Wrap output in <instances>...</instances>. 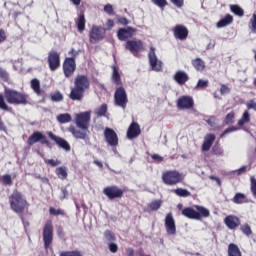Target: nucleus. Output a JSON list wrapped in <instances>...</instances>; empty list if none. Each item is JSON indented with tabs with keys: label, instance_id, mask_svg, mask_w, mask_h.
I'll use <instances>...</instances> for the list:
<instances>
[{
	"label": "nucleus",
	"instance_id": "f257e3e1",
	"mask_svg": "<svg viewBox=\"0 0 256 256\" xmlns=\"http://www.w3.org/2000/svg\"><path fill=\"white\" fill-rule=\"evenodd\" d=\"M75 123L78 127L70 126L68 128L69 133L75 139H81L82 141H89V127L91 126V111L80 112L75 116Z\"/></svg>",
	"mask_w": 256,
	"mask_h": 256
},
{
	"label": "nucleus",
	"instance_id": "9b49d317",
	"mask_svg": "<svg viewBox=\"0 0 256 256\" xmlns=\"http://www.w3.org/2000/svg\"><path fill=\"white\" fill-rule=\"evenodd\" d=\"M62 69L66 79H70L72 75H75V71H77V62L75 58H65L62 64Z\"/></svg>",
	"mask_w": 256,
	"mask_h": 256
},
{
	"label": "nucleus",
	"instance_id": "37998d69",
	"mask_svg": "<svg viewBox=\"0 0 256 256\" xmlns=\"http://www.w3.org/2000/svg\"><path fill=\"white\" fill-rule=\"evenodd\" d=\"M51 101L54 103H59V101H63V94L59 91H56L50 95Z\"/></svg>",
	"mask_w": 256,
	"mask_h": 256
},
{
	"label": "nucleus",
	"instance_id": "f8f14e48",
	"mask_svg": "<svg viewBox=\"0 0 256 256\" xmlns=\"http://www.w3.org/2000/svg\"><path fill=\"white\" fill-rule=\"evenodd\" d=\"M106 30L103 26H92L89 32L90 43H99L105 39Z\"/></svg>",
	"mask_w": 256,
	"mask_h": 256
},
{
	"label": "nucleus",
	"instance_id": "412c9836",
	"mask_svg": "<svg viewBox=\"0 0 256 256\" xmlns=\"http://www.w3.org/2000/svg\"><path fill=\"white\" fill-rule=\"evenodd\" d=\"M137 33V29L133 27L120 28L117 32V37L119 41H127V39H131Z\"/></svg>",
	"mask_w": 256,
	"mask_h": 256
},
{
	"label": "nucleus",
	"instance_id": "393cba45",
	"mask_svg": "<svg viewBox=\"0 0 256 256\" xmlns=\"http://www.w3.org/2000/svg\"><path fill=\"white\" fill-rule=\"evenodd\" d=\"M215 134H207L204 138V142L202 144V151H209L211 147H213V143H215Z\"/></svg>",
	"mask_w": 256,
	"mask_h": 256
},
{
	"label": "nucleus",
	"instance_id": "9d476101",
	"mask_svg": "<svg viewBox=\"0 0 256 256\" xmlns=\"http://www.w3.org/2000/svg\"><path fill=\"white\" fill-rule=\"evenodd\" d=\"M124 193L125 191H123V189L119 188L117 185L107 186L103 189V195H105V197H107V199L110 201L121 199Z\"/></svg>",
	"mask_w": 256,
	"mask_h": 256
},
{
	"label": "nucleus",
	"instance_id": "473e14b6",
	"mask_svg": "<svg viewBox=\"0 0 256 256\" xmlns=\"http://www.w3.org/2000/svg\"><path fill=\"white\" fill-rule=\"evenodd\" d=\"M112 81L114 85H123V82H121V74H119V69L117 67L113 68Z\"/></svg>",
	"mask_w": 256,
	"mask_h": 256
},
{
	"label": "nucleus",
	"instance_id": "2eb2a0df",
	"mask_svg": "<svg viewBox=\"0 0 256 256\" xmlns=\"http://www.w3.org/2000/svg\"><path fill=\"white\" fill-rule=\"evenodd\" d=\"M148 59L152 71H161L163 69V62H161V60L157 58V54L155 53V47L153 46L150 47Z\"/></svg>",
	"mask_w": 256,
	"mask_h": 256
},
{
	"label": "nucleus",
	"instance_id": "f3484780",
	"mask_svg": "<svg viewBox=\"0 0 256 256\" xmlns=\"http://www.w3.org/2000/svg\"><path fill=\"white\" fill-rule=\"evenodd\" d=\"M126 49L132 53L135 57H137L138 53L141 51H145V46L143 45V41L141 40H128L126 42Z\"/></svg>",
	"mask_w": 256,
	"mask_h": 256
},
{
	"label": "nucleus",
	"instance_id": "5701e85b",
	"mask_svg": "<svg viewBox=\"0 0 256 256\" xmlns=\"http://www.w3.org/2000/svg\"><path fill=\"white\" fill-rule=\"evenodd\" d=\"M140 135H141V126H139V123L137 122H132L127 130L128 139H135Z\"/></svg>",
	"mask_w": 256,
	"mask_h": 256
},
{
	"label": "nucleus",
	"instance_id": "6ab92c4d",
	"mask_svg": "<svg viewBox=\"0 0 256 256\" xmlns=\"http://www.w3.org/2000/svg\"><path fill=\"white\" fill-rule=\"evenodd\" d=\"M164 225L166 233L168 235H177V225L175 224V218L173 217V213L169 212L166 215Z\"/></svg>",
	"mask_w": 256,
	"mask_h": 256
},
{
	"label": "nucleus",
	"instance_id": "ea45409f",
	"mask_svg": "<svg viewBox=\"0 0 256 256\" xmlns=\"http://www.w3.org/2000/svg\"><path fill=\"white\" fill-rule=\"evenodd\" d=\"M240 231L245 235L246 237H251L253 235V230L251 229V226L249 224H243L240 226Z\"/></svg>",
	"mask_w": 256,
	"mask_h": 256
},
{
	"label": "nucleus",
	"instance_id": "0eeeda50",
	"mask_svg": "<svg viewBox=\"0 0 256 256\" xmlns=\"http://www.w3.org/2000/svg\"><path fill=\"white\" fill-rule=\"evenodd\" d=\"M53 235V222H51V220H47L42 230V239L45 251H48L53 245Z\"/></svg>",
	"mask_w": 256,
	"mask_h": 256
},
{
	"label": "nucleus",
	"instance_id": "58836bf2",
	"mask_svg": "<svg viewBox=\"0 0 256 256\" xmlns=\"http://www.w3.org/2000/svg\"><path fill=\"white\" fill-rule=\"evenodd\" d=\"M55 173H56L57 177L59 179H62V180L66 179L67 175H68L67 174V168L65 166H61V167L56 168Z\"/></svg>",
	"mask_w": 256,
	"mask_h": 256
},
{
	"label": "nucleus",
	"instance_id": "13d9d810",
	"mask_svg": "<svg viewBox=\"0 0 256 256\" xmlns=\"http://www.w3.org/2000/svg\"><path fill=\"white\" fill-rule=\"evenodd\" d=\"M220 93L221 95H227V93H231V88L225 84H222L220 88Z\"/></svg>",
	"mask_w": 256,
	"mask_h": 256
},
{
	"label": "nucleus",
	"instance_id": "4d7b16f0",
	"mask_svg": "<svg viewBox=\"0 0 256 256\" xmlns=\"http://www.w3.org/2000/svg\"><path fill=\"white\" fill-rule=\"evenodd\" d=\"M152 3H154V5H157V7L163 9V7H166L167 5V0H152Z\"/></svg>",
	"mask_w": 256,
	"mask_h": 256
},
{
	"label": "nucleus",
	"instance_id": "4c0bfd02",
	"mask_svg": "<svg viewBox=\"0 0 256 256\" xmlns=\"http://www.w3.org/2000/svg\"><path fill=\"white\" fill-rule=\"evenodd\" d=\"M56 119H57L58 123H61V124L71 123V114H69V113L59 114L56 117Z\"/></svg>",
	"mask_w": 256,
	"mask_h": 256
},
{
	"label": "nucleus",
	"instance_id": "c85d7f7f",
	"mask_svg": "<svg viewBox=\"0 0 256 256\" xmlns=\"http://www.w3.org/2000/svg\"><path fill=\"white\" fill-rule=\"evenodd\" d=\"M231 23H233V17L231 16V14H226L224 18L217 22V27L218 29H221L223 27L231 25Z\"/></svg>",
	"mask_w": 256,
	"mask_h": 256
},
{
	"label": "nucleus",
	"instance_id": "e433bc0d",
	"mask_svg": "<svg viewBox=\"0 0 256 256\" xmlns=\"http://www.w3.org/2000/svg\"><path fill=\"white\" fill-rule=\"evenodd\" d=\"M230 10L234 15H237V17H243V15H245V10L239 5H230Z\"/></svg>",
	"mask_w": 256,
	"mask_h": 256
},
{
	"label": "nucleus",
	"instance_id": "4468645a",
	"mask_svg": "<svg viewBox=\"0 0 256 256\" xmlns=\"http://www.w3.org/2000/svg\"><path fill=\"white\" fill-rule=\"evenodd\" d=\"M176 105L178 109L183 111L193 109V107H195V100L193 99V96L183 95L178 98Z\"/></svg>",
	"mask_w": 256,
	"mask_h": 256
},
{
	"label": "nucleus",
	"instance_id": "3c124183",
	"mask_svg": "<svg viewBox=\"0 0 256 256\" xmlns=\"http://www.w3.org/2000/svg\"><path fill=\"white\" fill-rule=\"evenodd\" d=\"M0 79L4 81V83L9 82V73L6 70L0 68Z\"/></svg>",
	"mask_w": 256,
	"mask_h": 256
},
{
	"label": "nucleus",
	"instance_id": "8fccbe9b",
	"mask_svg": "<svg viewBox=\"0 0 256 256\" xmlns=\"http://www.w3.org/2000/svg\"><path fill=\"white\" fill-rule=\"evenodd\" d=\"M196 87L198 89H205L209 87V80L199 79Z\"/></svg>",
	"mask_w": 256,
	"mask_h": 256
},
{
	"label": "nucleus",
	"instance_id": "338daca9",
	"mask_svg": "<svg viewBox=\"0 0 256 256\" xmlns=\"http://www.w3.org/2000/svg\"><path fill=\"white\" fill-rule=\"evenodd\" d=\"M206 123L210 126V127H215V117H210L206 120Z\"/></svg>",
	"mask_w": 256,
	"mask_h": 256
},
{
	"label": "nucleus",
	"instance_id": "72a5a7b5",
	"mask_svg": "<svg viewBox=\"0 0 256 256\" xmlns=\"http://www.w3.org/2000/svg\"><path fill=\"white\" fill-rule=\"evenodd\" d=\"M250 121H251V114L249 113V111L246 110L242 114L241 119L238 120V126L243 127V125L249 123Z\"/></svg>",
	"mask_w": 256,
	"mask_h": 256
},
{
	"label": "nucleus",
	"instance_id": "603ef678",
	"mask_svg": "<svg viewBox=\"0 0 256 256\" xmlns=\"http://www.w3.org/2000/svg\"><path fill=\"white\" fill-rule=\"evenodd\" d=\"M104 13H107V15H115V10L113 9V5L106 4L104 6Z\"/></svg>",
	"mask_w": 256,
	"mask_h": 256
},
{
	"label": "nucleus",
	"instance_id": "f03ea898",
	"mask_svg": "<svg viewBox=\"0 0 256 256\" xmlns=\"http://www.w3.org/2000/svg\"><path fill=\"white\" fill-rule=\"evenodd\" d=\"M5 99L7 102H5ZM7 103H9V105H29V95L5 87L4 96L3 94H0V109L2 111H11L12 108L9 107Z\"/></svg>",
	"mask_w": 256,
	"mask_h": 256
},
{
	"label": "nucleus",
	"instance_id": "b1692460",
	"mask_svg": "<svg viewBox=\"0 0 256 256\" xmlns=\"http://www.w3.org/2000/svg\"><path fill=\"white\" fill-rule=\"evenodd\" d=\"M173 79L178 85H185L189 81V74L183 70H178L174 74Z\"/></svg>",
	"mask_w": 256,
	"mask_h": 256
},
{
	"label": "nucleus",
	"instance_id": "7c9ffc66",
	"mask_svg": "<svg viewBox=\"0 0 256 256\" xmlns=\"http://www.w3.org/2000/svg\"><path fill=\"white\" fill-rule=\"evenodd\" d=\"M49 215H51L52 217H59V215L61 217H66L67 213L65 212L64 209L58 208L56 209L55 207H50L49 208Z\"/></svg>",
	"mask_w": 256,
	"mask_h": 256
},
{
	"label": "nucleus",
	"instance_id": "e2e57ef3",
	"mask_svg": "<svg viewBox=\"0 0 256 256\" xmlns=\"http://www.w3.org/2000/svg\"><path fill=\"white\" fill-rule=\"evenodd\" d=\"M7 39V34L4 29H0V43H3Z\"/></svg>",
	"mask_w": 256,
	"mask_h": 256
},
{
	"label": "nucleus",
	"instance_id": "09e8293b",
	"mask_svg": "<svg viewBox=\"0 0 256 256\" xmlns=\"http://www.w3.org/2000/svg\"><path fill=\"white\" fill-rule=\"evenodd\" d=\"M108 249L110 253H117L119 251V245L115 242H108Z\"/></svg>",
	"mask_w": 256,
	"mask_h": 256
},
{
	"label": "nucleus",
	"instance_id": "c03bdc74",
	"mask_svg": "<svg viewBox=\"0 0 256 256\" xmlns=\"http://www.w3.org/2000/svg\"><path fill=\"white\" fill-rule=\"evenodd\" d=\"M104 237L108 243H113L117 238L115 237V233H113L111 230H106L104 232Z\"/></svg>",
	"mask_w": 256,
	"mask_h": 256
},
{
	"label": "nucleus",
	"instance_id": "de8ad7c7",
	"mask_svg": "<svg viewBox=\"0 0 256 256\" xmlns=\"http://www.w3.org/2000/svg\"><path fill=\"white\" fill-rule=\"evenodd\" d=\"M1 181L4 185L11 186L13 185V178H11V175L5 174L2 176Z\"/></svg>",
	"mask_w": 256,
	"mask_h": 256
},
{
	"label": "nucleus",
	"instance_id": "69168bd1",
	"mask_svg": "<svg viewBox=\"0 0 256 256\" xmlns=\"http://www.w3.org/2000/svg\"><path fill=\"white\" fill-rule=\"evenodd\" d=\"M152 159L154 161H157V163H161L163 161V156H160L159 154L152 155Z\"/></svg>",
	"mask_w": 256,
	"mask_h": 256
},
{
	"label": "nucleus",
	"instance_id": "a878e982",
	"mask_svg": "<svg viewBox=\"0 0 256 256\" xmlns=\"http://www.w3.org/2000/svg\"><path fill=\"white\" fill-rule=\"evenodd\" d=\"M232 201L235 203V205H243V203H249V200H247V195L241 192L236 193L232 198Z\"/></svg>",
	"mask_w": 256,
	"mask_h": 256
},
{
	"label": "nucleus",
	"instance_id": "5fc2aeb1",
	"mask_svg": "<svg viewBox=\"0 0 256 256\" xmlns=\"http://www.w3.org/2000/svg\"><path fill=\"white\" fill-rule=\"evenodd\" d=\"M68 55H70L71 57H66V59H74V61H76L77 55H79V52L75 50V48H71L70 51L68 52Z\"/></svg>",
	"mask_w": 256,
	"mask_h": 256
},
{
	"label": "nucleus",
	"instance_id": "680f3d73",
	"mask_svg": "<svg viewBox=\"0 0 256 256\" xmlns=\"http://www.w3.org/2000/svg\"><path fill=\"white\" fill-rule=\"evenodd\" d=\"M171 3H173V5H175L176 7H183L184 5V0H170Z\"/></svg>",
	"mask_w": 256,
	"mask_h": 256
},
{
	"label": "nucleus",
	"instance_id": "6e6d98bb",
	"mask_svg": "<svg viewBox=\"0 0 256 256\" xmlns=\"http://www.w3.org/2000/svg\"><path fill=\"white\" fill-rule=\"evenodd\" d=\"M56 235L59 239H65V230H63L62 226H58L56 229Z\"/></svg>",
	"mask_w": 256,
	"mask_h": 256
},
{
	"label": "nucleus",
	"instance_id": "20e7f679",
	"mask_svg": "<svg viewBox=\"0 0 256 256\" xmlns=\"http://www.w3.org/2000/svg\"><path fill=\"white\" fill-rule=\"evenodd\" d=\"M8 201L10 209H12L14 213L18 215L25 213V209H27V198H25V195L19 190H14L8 197Z\"/></svg>",
	"mask_w": 256,
	"mask_h": 256
},
{
	"label": "nucleus",
	"instance_id": "ddd939ff",
	"mask_svg": "<svg viewBox=\"0 0 256 256\" xmlns=\"http://www.w3.org/2000/svg\"><path fill=\"white\" fill-rule=\"evenodd\" d=\"M47 63L50 71H57L61 67V54L55 50L48 53Z\"/></svg>",
	"mask_w": 256,
	"mask_h": 256
},
{
	"label": "nucleus",
	"instance_id": "aec40b11",
	"mask_svg": "<svg viewBox=\"0 0 256 256\" xmlns=\"http://www.w3.org/2000/svg\"><path fill=\"white\" fill-rule=\"evenodd\" d=\"M172 32L175 39H178L179 41H185V39L189 37V29L183 24H177L174 26Z\"/></svg>",
	"mask_w": 256,
	"mask_h": 256
},
{
	"label": "nucleus",
	"instance_id": "a19ab883",
	"mask_svg": "<svg viewBox=\"0 0 256 256\" xmlns=\"http://www.w3.org/2000/svg\"><path fill=\"white\" fill-rule=\"evenodd\" d=\"M211 153L213 155H216L217 157H222L223 155V148H221V145L219 143H216L211 150Z\"/></svg>",
	"mask_w": 256,
	"mask_h": 256
},
{
	"label": "nucleus",
	"instance_id": "1a4fd4ad",
	"mask_svg": "<svg viewBox=\"0 0 256 256\" xmlns=\"http://www.w3.org/2000/svg\"><path fill=\"white\" fill-rule=\"evenodd\" d=\"M35 143H41V145H46V147H51V142L47 140V136L41 131H34L27 139V145L33 147Z\"/></svg>",
	"mask_w": 256,
	"mask_h": 256
},
{
	"label": "nucleus",
	"instance_id": "79ce46f5",
	"mask_svg": "<svg viewBox=\"0 0 256 256\" xmlns=\"http://www.w3.org/2000/svg\"><path fill=\"white\" fill-rule=\"evenodd\" d=\"M235 123V112H230L224 119V125H233Z\"/></svg>",
	"mask_w": 256,
	"mask_h": 256
},
{
	"label": "nucleus",
	"instance_id": "2f4dec72",
	"mask_svg": "<svg viewBox=\"0 0 256 256\" xmlns=\"http://www.w3.org/2000/svg\"><path fill=\"white\" fill-rule=\"evenodd\" d=\"M31 89L36 95L41 96V82L37 78L31 80Z\"/></svg>",
	"mask_w": 256,
	"mask_h": 256
},
{
	"label": "nucleus",
	"instance_id": "39448f33",
	"mask_svg": "<svg viewBox=\"0 0 256 256\" xmlns=\"http://www.w3.org/2000/svg\"><path fill=\"white\" fill-rule=\"evenodd\" d=\"M195 209H193L192 207H185L184 209H182L181 215H183V217H186V219H193L195 221L207 218L210 215L209 209L203 206L196 205Z\"/></svg>",
	"mask_w": 256,
	"mask_h": 256
},
{
	"label": "nucleus",
	"instance_id": "49530a36",
	"mask_svg": "<svg viewBox=\"0 0 256 256\" xmlns=\"http://www.w3.org/2000/svg\"><path fill=\"white\" fill-rule=\"evenodd\" d=\"M107 114V104H102L96 111L97 117H105Z\"/></svg>",
	"mask_w": 256,
	"mask_h": 256
},
{
	"label": "nucleus",
	"instance_id": "774afa93",
	"mask_svg": "<svg viewBox=\"0 0 256 256\" xmlns=\"http://www.w3.org/2000/svg\"><path fill=\"white\" fill-rule=\"evenodd\" d=\"M247 108L256 111V102L250 101V103L247 104Z\"/></svg>",
	"mask_w": 256,
	"mask_h": 256
},
{
	"label": "nucleus",
	"instance_id": "6e6552de",
	"mask_svg": "<svg viewBox=\"0 0 256 256\" xmlns=\"http://www.w3.org/2000/svg\"><path fill=\"white\" fill-rule=\"evenodd\" d=\"M127 103H129V98H127V91L125 90V87L119 86L116 88L114 93V104L116 107L126 109Z\"/></svg>",
	"mask_w": 256,
	"mask_h": 256
},
{
	"label": "nucleus",
	"instance_id": "052dcab7",
	"mask_svg": "<svg viewBox=\"0 0 256 256\" xmlns=\"http://www.w3.org/2000/svg\"><path fill=\"white\" fill-rule=\"evenodd\" d=\"M237 128H235L234 126L227 128L221 135H220V139H223V137H225V135H229V133H233V131H236Z\"/></svg>",
	"mask_w": 256,
	"mask_h": 256
},
{
	"label": "nucleus",
	"instance_id": "864d4df0",
	"mask_svg": "<svg viewBox=\"0 0 256 256\" xmlns=\"http://www.w3.org/2000/svg\"><path fill=\"white\" fill-rule=\"evenodd\" d=\"M46 165H50L51 167H57V165H61V161L55 159L45 160Z\"/></svg>",
	"mask_w": 256,
	"mask_h": 256
},
{
	"label": "nucleus",
	"instance_id": "0e129e2a",
	"mask_svg": "<svg viewBox=\"0 0 256 256\" xmlns=\"http://www.w3.org/2000/svg\"><path fill=\"white\" fill-rule=\"evenodd\" d=\"M106 27H107L108 31H110V29L115 27V22L111 19H108L106 22Z\"/></svg>",
	"mask_w": 256,
	"mask_h": 256
},
{
	"label": "nucleus",
	"instance_id": "423d86ee",
	"mask_svg": "<svg viewBox=\"0 0 256 256\" xmlns=\"http://www.w3.org/2000/svg\"><path fill=\"white\" fill-rule=\"evenodd\" d=\"M162 181L164 185L175 187V185L185 181V175L177 170H166L162 173Z\"/></svg>",
	"mask_w": 256,
	"mask_h": 256
},
{
	"label": "nucleus",
	"instance_id": "c756f323",
	"mask_svg": "<svg viewBox=\"0 0 256 256\" xmlns=\"http://www.w3.org/2000/svg\"><path fill=\"white\" fill-rule=\"evenodd\" d=\"M192 66L197 71H200V72L205 71V61H203V59H201V58L193 59L192 60Z\"/></svg>",
	"mask_w": 256,
	"mask_h": 256
},
{
	"label": "nucleus",
	"instance_id": "dca6fc26",
	"mask_svg": "<svg viewBox=\"0 0 256 256\" xmlns=\"http://www.w3.org/2000/svg\"><path fill=\"white\" fill-rule=\"evenodd\" d=\"M104 139L110 147H117V145H119V136L112 128H105Z\"/></svg>",
	"mask_w": 256,
	"mask_h": 256
},
{
	"label": "nucleus",
	"instance_id": "4be33fe9",
	"mask_svg": "<svg viewBox=\"0 0 256 256\" xmlns=\"http://www.w3.org/2000/svg\"><path fill=\"white\" fill-rule=\"evenodd\" d=\"M224 225L230 230L237 229L241 225V219L236 215H228L224 218Z\"/></svg>",
	"mask_w": 256,
	"mask_h": 256
},
{
	"label": "nucleus",
	"instance_id": "a18cd8bd",
	"mask_svg": "<svg viewBox=\"0 0 256 256\" xmlns=\"http://www.w3.org/2000/svg\"><path fill=\"white\" fill-rule=\"evenodd\" d=\"M60 256H83V253L79 250L63 251L60 253Z\"/></svg>",
	"mask_w": 256,
	"mask_h": 256
},
{
	"label": "nucleus",
	"instance_id": "a211bd4d",
	"mask_svg": "<svg viewBox=\"0 0 256 256\" xmlns=\"http://www.w3.org/2000/svg\"><path fill=\"white\" fill-rule=\"evenodd\" d=\"M47 135H48L49 139H51V141H54V143H56V145L60 149H63L66 152L71 151V145L69 144V142L67 140H65V138L59 137V136L55 135L53 132H48Z\"/></svg>",
	"mask_w": 256,
	"mask_h": 256
},
{
	"label": "nucleus",
	"instance_id": "f704fd0d",
	"mask_svg": "<svg viewBox=\"0 0 256 256\" xmlns=\"http://www.w3.org/2000/svg\"><path fill=\"white\" fill-rule=\"evenodd\" d=\"M85 23V14H80L78 20L76 21L77 29L80 31V33L85 31Z\"/></svg>",
	"mask_w": 256,
	"mask_h": 256
},
{
	"label": "nucleus",
	"instance_id": "c9c22d12",
	"mask_svg": "<svg viewBox=\"0 0 256 256\" xmlns=\"http://www.w3.org/2000/svg\"><path fill=\"white\" fill-rule=\"evenodd\" d=\"M172 193H175L178 197H191V192L184 188H176L172 190Z\"/></svg>",
	"mask_w": 256,
	"mask_h": 256
},
{
	"label": "nucleus",
	"instance_id": "bb28decb",
	"mask_svg": "<svg viewBox=\"0 0 256 256\" xmlns=\"http://www.w3.org/2000/svg\"><path fill=\"white\" fill-rule=\"evenodd\" d=\"M228 256H243V253L237 244L230 243L228 245Z\"/></svg>",
	"mask_w": 256,
	"mask_h": 256
},
{
	"label": "nucleus",
	"instance_id": "7ed1b4c3",
	"mask_svg": "<svg viewBox=\"0 0 256 256\" xmlns=\"http://www.w3.org/2000/svg\"><path fill=\"white\" fill-rule=\"evenodd\" d=\"M91 89V81L87 75L79 74L74 79V87L71 88L69 99L71 101H83L85 92Z\"/></svg>",
	"mask_w": 256,
	"mask_h": 256
},
{
	"label": "nucleus",
	"instance_id": "bf43d9fd",
	"mask_svg": "<svg viewBox=\"0 0 256 256\" xmlns=\"http://www.w3.org/2000/svg\"><path fill=\"white\" fill-rule=\"evenodd\" d=\"M250 23H251V31L253 33H256V14L254 13L252 18L250 19Z\"/></svg>",
	"mask_w": 256,
	"mask_h": 256
},
{
	"label": "nucleus",
	"instance_id": "cd10ccee",
	"mask_svg": "<svg viewBox=\"0 0 256 256\" xmlns=\"http://www.w3.org/2000/svg\"><path fill=\"white\" fill-rule=\"evenodd\" d=\"M162 204H163V201L154 200L148 204V208H146L144 211L146 213H151V211H159V209H161Z\"/></svg>",
	"mask_w": 256,
	"mask_h": 256
}]
</instances>
